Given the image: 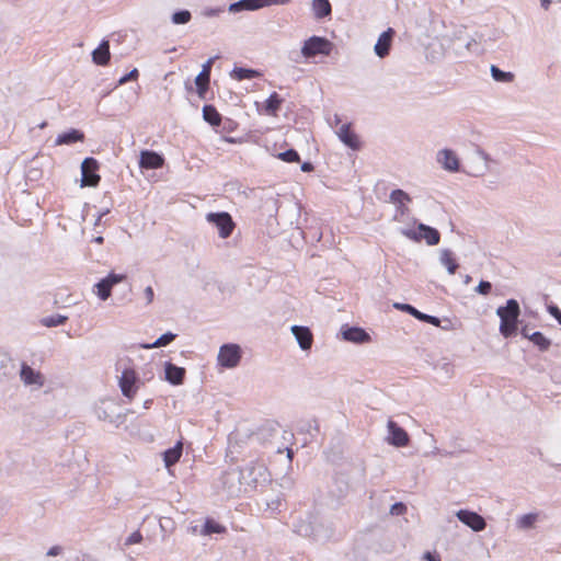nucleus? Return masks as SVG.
I'll use <instances>...</instances> for the list:
<instances>
[{
  "mask_svg": "<svg viewBox=\"0 0 561 561\" xmlns=\"http://www.w3.org/2000/svg\"><path fill=\"white\" fill-rule=\"evenodd\" d=\"M519 312V305L515 299L507 300L505 307L497 309V316L501 319L500 332L505 337L516 333Z\"/></svg>",
  "mask_w": 561,
  "mask_h": 561,
  "instance_id": "1",
  "label": "nucleus"
},
{
  "mask_svg": "<svg viewBox=\"0 0 561 561\" xmlns=\"http://www.w3.org/2000/svg\"><path fill=\"white\" fill-rule=\"evenodd\" d=\"M333 44L320 36H312L308 38L301 48V54L306 58H311L317 55L329 56L332 53Z\"/></svg>",
  "mask_w": 561,
  "mask_h": 561,
  "instance_id": "2",
  "label": "nucleus"
},
{
  "mask_svg": "<svg viewBox=\"0 0 561 561\" xmlns=\"http://www.w3.org/2000/svg\"><path fill=\"white\" fill-rule=\"evenodd\" d=\"M121 391L125 398L133 401L139 389L138 374L134 368H125L118 379Z\"/></svg>",
  "mask_w": 561,
  "mask_h": 561,
  "instance_id": "3",
  "label": "nucleus"
},
{
  "mask_svg": "<svg viewBox=\"0 0 561 561\" xmlns=\"http://www.w3.org/2000/svg\"><path fill=\"white\" fill-rule=\"evenodd\" d=\"M206 219L208 222L214 224L217 227L219 236L222 239L229 238L236 228L232 217L226 211L209 213L206 215Z\"/></svg>",
  "mask_w": 561,
  "mask_h": 561,
  "instance_id": "4",
  "label": "nucleus"
},
{
  "mask_svg": "<svg viewBox=\"0 0 561 561\" xmlns=\"http://www.w3.org/2000/svg\"><path fill=\"white\" fill-rule=\"evenodd\" d=\"M241 359V348L237 344H225L218 353V364L225 368L236 367Z\"/></svg>",
  "mask_w": 561,
  "mask_h": 561,
  "instance_id": "5",
  "label": "nucleus"
},
{
  "mask_svg": "<svg viewBox=\"0 0 561 561\" xmlns=\"http://www.w3.org/2000/svg\"><path fill=\"white\" fill-rule=\"evenodd\" d=\"M99 163L94 158H85L81 164L82 186H96L101 176L98 174Z\"/></svg>",
  "mask_w": 561,
  "mask_h": 561,
  "instance_id": "6",
  "label": "nucleus"
},
{
  "mask_svg": "<svg viewBox=\"0 0 561 561\" xmlns=\"http://www.w3.org/2000/svg\"><path fill=\"white\" fill-rule=\"evenodd\" d=\"M404 234L416 241L425 240L428 245H436L440 240L438 230L423 224H420L416 230L405 231Z\"/></svg>",
  "mask_w": 561,
  "mask_h": 561,
  "instance_id": "7",
  "label": "nucleus"
},
{
  "mask_svg": "<svg viewBox=\"0 0 561 561\" xmlns=\"http://www.w3.org/2000/svg\"><path fill=\"white\" fill-rule=\"evenodd\" d=\"M125 279V274L110 273L95 285V294L101 300H106L111 296L113 286Z\"/></svg>",
  "mask_w": 561,
  "mask_h": 561,
  "instance_id": "8",
  "label": "nucleus"
},
{
  "mask_svg": "<svg viewBox=\"0 0 561 561\" xmlns=\"http://www.w3.org/2000/svg\"><path fill=\"white\" fill-rule=\"evenodd\" d=\"M457 517L460 522L469 526L474 531H480L485 528L484 518L474 512L460 510L457 513Z\"/></svg>",
  "mask_w": 561,
  "mask_h": 561,
  "instance_id": "9",
  "label": "nucleus"
},
{
  "mask_svg": "<svg viewBox=\"0 0 561 561\" xmlns=\"http://www.w3.org/2000/svg\"><path fill=\"white\" fill-rule=\"evenodd\" d=\"M389 437L388 442L396 447H404L409 444L408 433L396 422H388Z\"/></svg>",
  "mask_w": 561,
  "mask_h": 561,
  "instance_id": "10",
  "label": "nucleus"
},
{
  "mask_svg": "<svg viewBox=\"0 0 561 561\" xmlns=\"http://www.w3.org/2000/svg\"><path fill=\"white\" fill-rule=\"evenodd\" d=\"M163 164L164 158L161 154L151 150H142L140 152L139 167L141 169H160Z\"/></svg>",
  "mask_w": 561,
  "mask_h": 561,
  "instance_id": "11",
  "label": "nucleus"
},
{
  "mask_svg": "<svg viewBox=\"0 0 561 561\" xmlns=\"http://www.w3.org/2000/svg\"><path fill=\"white\" fill-rule=\"evenodd\" d=\"M211 60L203 65L202 71L195 78L197 94L201 99H205L209 89Z\"/></svg>",
  "mask_w": 561,
  "mask_h": 561,
  "instance_id": "12",
  "label": "nucleus"
},
{
  "mask_svg": "<svg viewBox=\"0 0 561 561\" xmlns=\"http://www.w3.org/2000/svg\"><path fill=\"white\" fill-rule=\"evenodd\" d=\"M340 140L353 150L360 148V140L358 135L353 130L351 124H344L337 131Z\"/></svg>",
  "mask_w": 561,
  "mask_h": 561,
  "instance_id": "13",
  "label": "nucleus"
},
{
  "mask_svg": "<svg viewBox=\"0 0 561 561\" xmlns=\"http://www.w3.org/2000/svg\"><path fill=\"white\" fill-rule=\"evenodd\" d=\"M393 35L394 31L392 28H388L387 31L381 33L375 45V53L378 57L385 58L386 56H388Z\"/></svg>",
  "mask_w": 561,
  "mask_h": 561,
  "instance_id": "14",
  "label": "nucleus"
},
{
  "mask_svg": "<svg viewBox=\"0 0 561 561\" xmlns=\"http://www.w3.org/2000/svg\"><path fill=\"white\" fill-rule=\"evenodd\" d=\"M291 332L295 335L296 340L299 343V346L307 351L310 350L313 343V335L309 328L307 327H300V325H294L291 328Z\"/></svg>",
  "mask_w": 561,
  "mask_h": 561,
  "instance_id": "15",
  "label": "nucleus"
},
{
  "mask_svg": "<svg viewBox=\"0 0 561 561\" xmlns=\"http://www.w3.org/2000/svg\"><path fill=\"white\" fill-rule=\"evenodd\" d=\"M438 161L442 163L443 168L450 172H456L459 170V160L457 154L449 149H443L438 152Z\"/></svg>",
  "mask_w": 561,
  "mask_h": 561,
  "instance_id": "16",
  "label": "nucleus"
},
{
  "mask_svg": "<svg viewBox=\"0 0 561 561\" xmlns=\"http://www.w3.org/2000/svg\"><path fill=\"white\" fill-rule=\"evenodd\" d=\"M21 379L25 385L43 386L44 379L39 371H35L31 366L23 364L21 368Z\"/></svg>",
  "mask_w": 561,
  "mask_h": 561,
  "instance_id": "17",
  "label": "nucleus"
},
{
  "mask_svg": "<svg viewBox=\"0 0 561 561\" xmlns=\"http://www.w3.org/2000/svg\"><path fill=\"white\" fill-rule=\"evenodd\" d=\"M283 102V98L278 93L273 92L265 101L262 113L268 116L276 117L278 111L282 107Z\"/></svg>",
  "mask_w": 561,
  "mask_h": 561,
  "instance_id": "18",
  "label": "nucleus"
},
{
  "mask_svg": "<svg viewBox=\"0 0 561 561\" xmlns=\"http://www.w3.org/2000/svg\"><path fill=\"white\" fill-rule=\"evenodd\" d=\"M343 337L354 343H367L370 341L369 334L362 328H348L343 331Z\"/></svg>",
  "mask_w": 561,
  "mask_h": 561,
  "instance_id": "19",
  "label": "nucleus"
},
{
  "mask_svg": "<svg viewBox=\"0 0 561 561\" xmlns=\"http://www.w3.org/2000/svg\"><path fill=\"white\" fill-rule=\"evenodd\" d=\"M396 308H398L400 310H403V311H407L410 314H412L413 317H415L416 319L425 321V322L431 323L433 325H438L439 324V319L438 318L433 317V316H428V314H425V313H422V312L416 310L411 305L396 304Z\"/></svg>",
  "mask_w": 561,
  "mask_h": 561,
  "instance_id": "20",
  "label": "nucleus"
},
{
  "mask_svg": "<svg viewBox=\"0 0 561 561\" xmlns=\"http://www.w3.org/2000/svg\"><path fill=\"white\" fill-rule=\"evenodd\" d=\"M185 376V369L171 363L165 365V379L172 385H181Z\"/></svg>",
  "mask_w": 561,
  "mask_h": 561,
  "instance_id": "21",
  "label": "nucleus"
},
{
  "mask_svg": "<svg viewBox=\"0 0 561 561\" xmlns=\"http://www.w3.org/2000/svg\"><path fill=\"white\" fill-rule=\"evenodd\" d=\"M83 140H84V134L82 131H80L78 129H71L70 131L62 133V134L58 135L55 144L57 146L71 145V144H75L78 141H83Z\"/></svg>",
  "mask_w": 561,
  "mask_h": 561,
  "instance_id": "22",
  "label": "nucleus"
},
{
  "mask_svg": "<svg viewBox=\"0 0 561 561\" xmlns=\"http://www.w3.org/2000/svg\"><path fill=\"white\" fill-rule=\"evenodd\" d=\"M182 451H183L182 442H178L174 447L167 449L163 453V461H164L165 467L170 468L173 465H175L180 460V458L182 456Z\"/></svg>",
  "mask_w": 561,
  "mask_h": 561,
  "instance_id": "23",
  "label": "nucleus"
},
{
  "mask_svg": "<svg viewBox=\"0 0 561 561\" xmlns=\"http://www.w3.org/2000/svg\"><path fill=\"white\" fill-rule=\"evenodd\" d=\"M92 57L96 65L106 66L111 57L108 42H102L100 46L93 51Z\"/></svg>",
  "mask_w": 561,
  "mask_h": 561,
  "instance_id": "24",
  "label": "nucleus"
},
{
  "mask_svg": "<svg viewBox=\"0 0 561 561\" xmlns=\"http://www.w3.org/2000/svg\"><path fill=\"white\" fill-rule=\"evenodd\" d=\"M203 118L213 127H218L222 121L221 114L210 104L204 105Z\"/></svg>",
  "mask_w": 561,
  "mask_h": 561,
  "instance_id": "25",
  "label": "nucleus"
},
{
  "mask_svg": "<svg viewBox=\"0 0 561 561\" xmlns=\"http://www.w3.org/2000/svg\"><path fill=\"white\" fill-rule=\"evenodd\" d=\"M390 202L398 206L401 214H404L405 205L411 202V198L404 191L398 188L391 192Z\"/></svg>",
  "mask_w": 561,
  "mask_h": 561,
  "instance_id": "26",
  "label": "nucleus"
},
{
  "mask_svg": "<svg viewBox=\"0 0 561 561\" xmlns=\"http://www.w3.org/2000/svg\"><path fill=\"white\" fill-rule=\"evenodd\" d=\"M312 11L317 19H323L331 14V3L329 0H313Z\"/></svg>",
  "mask_w": 561,
  "mask_h": 561,
  "instance_id": "27",
  "label": "nucleus"
},
{
  "mask_svg": "<svg viewBox=\"0 0 561 561\" xmlns=\"http://www.w3.org/2000/svg\"><path fill=\"white\" fill-rule=\"evenodd\" d=\"M232 77L239 81L260 77V72L254 69L234 68Z\"/></svg>",
  "mask_w": 561,
  "mask_h": 561,
  "instance_id": "28",
  "label": "nucleus"
},
{
  "mask_svg": "<svg viewBox=\"0 0 561 561\" xmlns=\"http://www.w3.org/2000/svg\"><path fill=\"white\" fill-rule=\"evenodd\" d=\"M442 263L448 270L449 274L456 273L458 263L450 251H444L442 255Z\"/></svg>",
  "mask_w": 561,
  "mask_h": 561,
  "instance_id": "29",
  "label": "nucleus"
},
{
  "mask_svg": "<svg viewBox=\"0 0 561 561\" xmlns=\"http://www.w3.org/2000/svg\"><path fill=\"white\" fill-rule=\"evenodd\" d=\"M175 336H176L175 334L168 332V333L161 335L153 343L144 344L142 347L149 350V348H157V347L165 346V345L170 344L175 339Z\"/></svg>",
  "mask_w": 561,
  "mask_h": 561,
  "instance_id": "30",
  "label": "nucleus"
},
{
  "mask_svg": "<svg viewBox=\"0 0 561 561\" xmlns=\"http://www.w3.org/2000/svg\"><path fill=\"white\" fill-rule=\"evenodd\" d=\"M68 320V317L61 314H54L41 319V323L44 327L53 328L64 324Z\"/></svg>",
  "mask_w": 561,
  "mask_h": 561,
  "instance_id": "31",
  "label": "nucleus"
},
{
  "mask_svg": "<svg viewBox=\"0 0 561 561\" xmlns=\"http://www.w3.org/2000/svg\"><path fill=\"white\" fill-rule=\"evenodd\" d=\"M491 73L493 79L499 82H512L514 80V75L512 72L502 71L496 66L491 67Z\"/></svg>",
  "mask_w": 561,
  "mask_h": 561,
  "instance_id": "32",
  "label": "nucleus"
},
{
  "mask_svg": "<svg viewBox=\"0 0 561 561\" xmlns=\"http://www.w3.org/2000/svg\"><path fill=\"white\" fill-rule=\"evenodd\" d=\"M529 339L541 351H546L550 346V341L541 332L533 333Z\"/></svg>",
  "mask_w": 561,
  "mask_h": 561,
  "instance_id": "33",
  "label": "nucleus"
},
{
  "mask_svg": "<svg viewBox=\"0 0 561 561\" xmlns=\"http://www.w3.org/2000/svg\"><path fill=\"white\" fill-rule=\"evenodd\" d=\"M225 530H226V528L222 525L216 523L213 519H207L204 524V529H203L204 534H206V535L222 534V533H225Z\"/></svg>",
  "mask_w": 561,
  "mask_h": 561,
  "instance_id": "34",
  "label": "nucleus"
},
{
  "mask_svg": "<svg viewBox=\"0 0 561 561\" xmlns=\"http://www.w3.org/2000/svg\"><path fill=\"white\" fill-rule=\"evenodd\" d=\"M271 3H278V1L277 0H244V1L240 2V4L248 10H256L259 8H262L263 5L271 4Z\"/></svg>",
  "mask_w": 561,
  "mask_h": 561,
  "instance_id": "35",
  "label": "nucleus"
},
{
  "mask_svg": "<svg viewBox=\"0 0 561 561\" xmlns=\"http://www.w3.org/2000/svg\"><path fill=\"white\" fill-rule=\"evenodd\" d=\"M277 158L280 159L282 161L288 162V163L300 161V157H299L298 152L294 149H289V150L278 153Z\"/></svg>",
  "mask_w": 561,
  "mask_h": 561,
  "instance_id": "36",
  "label": "nucleus"
},
{
  "mask_svg": "<svg viewBox=\"0 0 561 561\" xmlns=\"http://www.w3.org/2000/svg\"><path fill=\"white\" fill-rule=\"evenodd\" d=\"M190 20H191V13L186 10L175 12L172 15V22L174 24H185V23L190 22Z\"/></svg>",
  "mask_w": 561,
  "mask_h": 561,
  "instance_id": "37",
  "label": "nucleus"
},
{
  "mask_svg": "<svg viewBox=\"0 0 561 561\" xmlns=\"http://www.w3.org/2000/svg\"><path fill=\"white\" fill-rule=\"evenodd\" d=\"M536 519H537V515L536 514H526V515L520 517L519 526L522 528L531 527L534 525V523L536 522Z\"/></svg>",
  "mask_w": 561,
  "mask_h": 561,
  "instance_id": "38",
  "label": "nucleus"
},
{
  "mask_svg": "<svg viewBox=\"0 0 561 561\" xmlns=\"http://www.w3.org/2000/svg\"><path fill=\"white\" fill-rule=\"evenodd\" d=\"M492 285L490 282L481 280L477 287V291L481 295H489L491 293Z\"/></svg>",
  "mask_w": 561,
  "mask_h": 561,
  "instance_id": "39",
  "label": "nucleus"
},
{
  "mask_svg": "<svg viewBox=\"0 0 561 561\" xmlns=\"http://www.w3.org/2000/svg\"><path fill=\"white\" fill-rule=\"evenodd\" d=\"M405 512H407V506L401 502L393 504L390 508V513L392 515H403V514H405Z\"/></svg>",
  "mask_w": 561,
  "mask_h": 561,
  "instance_id": "40",
  "label": "nucleus"
},
{
  "mask_svg": "<svg viewBox=\"0 0 561 561\" xmlns=\"http://www.w3.org/2000/svg\"><path fill=\"white\" fill-rule=\"evenodd\" d=\"M139 76V72L137 69L131 70L129 73L125 75L119 79V84H124L128 81L136 80Z\"/></svg>",
  "mask_w": 561,
  "mask_h": 561,
  "instance_id": "41",
  "label": "nucleus"
},
{
  "mask_svg": "<svg viewBox=\"0 0 561 561\" xmlns=\"http://www.w3.org/2000/svg\"><path fill=\"white\" fill-rule=\"evenodd\" d=\"M548 311L561 324V310L557 306H549Z\"/></svg>",
  "mask_w": 561,
  "mask_h": 561,
  "instance_id": "42",
  "label": "nucleus"
},
{
  "mask_svg": "<svg viewBox=\"0 0 561 561\" xmlns=\"http://www.w3.org/2000/svg\"><path fill=\"white\" fill-rule=\"evenodd\" d=\"M141 539H142L141 534H140V533H138V531H136V533H134V534H131V535L129 536V538L127 539V543H129V545L138 543V542H140V541H141Z\"/></svg>",
  "mask_w": 561,
  "mask_h": 561,
  "instance_id": "43",
  "label": "nucleus"
},
{
  "mask_svg": "<svg viewBox=\"0 0 561 561\" xmlns=\"http://www.w3.org/2000/svg\"><path fill=\"white\" fill-rule=\"evenodd\" d=\"M145 297H146L147 304H151L153 301L154 294H153V289L151 286L146 287Z\"/></svg>",
  "mask_w": 561,
  "mask_h": 561,
  "instance_id": "44",
  "label": "nucleus"
},
{
  "mask_svg": "<svg viewBox=\"0 0 561 561\" xmlns=\"http://www.w3.org/2000/svg\"><path fill=\"white\" fill-rule=\"evenodd\" d=\"M424 559L427 560V561H440L439 556L433 554L431 552H426L424 554Z\"/></svg>",
  "mask_w": 561,
  "mask_h": 561,
  "instance_id": "45",
  "label": "nucleus"
},
{
  "mask_svg": "<svg viewBox=\"0 0 561 561\" xmlns=\"http://www.w3.org/2000/svg\"><path fill=\"white\" fill-rule=\"evenodd\" d=\"M301 170H302L304 172H310V171H312V170H313V167H312V164H311L310 162H305V163H302V165H301Z\"/></svg>",
  "mask_w": 561,
  "mask_h": 561,
  "instance_id": "46",
  "label": "nucleus"
},
{
  "mask_svg": "<svg viewBox=\"0 0 561 561\" xmlns=\"http://www.w3.org/2000/svg\"><path fill=\"white\" fill-rule=\"evenodd\" d=\"M541 2H542V7H543L545 9H548V7H549V4H550V0H541Z\"/></svg>",
  "mask_w": 561,
  "mask_h": 561,
  "instance_id": "47",
  "label": "nucleus"
},
{
  "mask_svg": "<svg viewBox=\"0 0 561 561\" xmlns=\"http://www.w3.org/2000/svg\"><path fill=\"white\" fill-rule=\"evenodd\" d=\"M50 556H56L58 552H57V548H53L49 550L48 552Z\"/></svg>",
  "mask_w": 561,
  "mask_h": 561,
  "instance_id": "48",
  "label": "nucleus"
},
{
  "mask_svg": "<svg viewBox=\"0 0 561 561\" xmlns=\"http://www.w3.org/2000/svg\"><path fill=\"white\" fill-rule=\"evenodd\" d=\"M288 457L291 459L293 458V450L291 449H288Z\"/></svg>",
  "mask_w": 561,
  "mask_h": 561,
  "instance_id": "49",
  "label": "nucleus"
},
{
  "mask_svg": "<svg viewBox=\"0 0 561 561\" xmlns=\"http://www.w3.org/2000/svg\"><path fill=\"white\" fill-rule=\"evenodd\" d=\"M96 241H98V242H102V241H103V238H102V237H99V238L96 239Z\"/></svg>",
  "mask_w": 561,
  "mask_h": 561,
  "instance_id": "50",
  "label": "nucleus"
}]
</instances>
